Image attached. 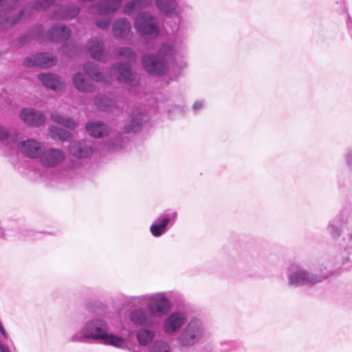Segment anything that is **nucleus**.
Here are the masks:
<instances>
[{
	"instance_id": "6",
	"label": "nucleus",
	"mask_w": 352,
	"mask_h": 352,
	"mask_svg": "<svg viewBox=\"0 0 352 352\" xmlns=\"http://www.w3.org/2000/svg\"><path fill=\"white\" fill-rule=\"evenodd\" d=\"M144 71L149 75L161 77L169 69L168 62L156 53H146L141 58Z\"/></svg>"
},
{
	"instance_id": "11",
	"label": "nucleus",
	"mask_w": 352,
	"mask_h": 352,
	"mask_svg": "<svg viewBox=\"0 0 352 352\" xmlns=\"http://www.w3.org/2000/svg\"><path fill=\"white\" fill-rule=\"evenodd\" d=\"M56 63V58L50 52H39L23 59V65L26 67H48Z\"/></svg>"
},
{
	"instance_id": "51",
	"label": "nucleus",
	"mask_w": 352,
	"mask_h": 352,
	"mask_svg": "<svg viewBox=\"0 0 352 352\" xmlns=\"http://www.w3.org/2000/svg\"><path fill=\"white\" fill-rule=\"evenodd\" d=\"M149 296H150V295H148V294L138 296L137 304L138 305H143V304H144V302L146 301L148 302Z\"/></svg>"
},
{
	"instance_id": "46",
	"label": "nucleus",
	"mask_w": 352,
	"mask_h": 352,
	"mask_svg": "<svg viewBox=\"0 0 352 352\" xmlns=\"http://www.w3.org/2000/svg\"><path fill=\"white\" fill-rule=\"evenodd\" d=\"M185 110H186V106L184 104H173L170 105L169 108L168 109V113L177 112V113H183L185 112Z\"/></svg>"
},
{
	"instance_id": "50",
	"label": "nucleus",
	"mask_w": 352,
	"mask_h": 352,
	"mask_svg": "<svg viewBox=\"0 0 352 352\" xmlns=\"http://www.w3.org/2000/svg\"><path fill=\"white\" fill-rule=\"evenodd\" d=\"M69 10L71 12V13L67 16L68 17L73 18L79 14V9L75 6L68 8L67 11Z\"/></svg>"
},
{
	"instance_id": "1",
	"label": "nucleus",
	"mask_w": 352,
	"mask_h": 352,
	"mask_svg": "<svg viewBox=\"0 0 352 352\" xmlns=\"http://www.w3.org/2000/svg\"><path fill=\"white\" fill-rule=\"evenodd\" d=\"M102 341L104 344L122 348L125 340L120 336L109 332L107 320L100 317L87 320L80 331L70 338L71 342H86L87 340Z\"/></svg>"
},
{
	"instance_id": "25",
	"label": "nucleus",
	"mask_w": 352,
	"mask_h": 352,
	"mask_svg": "<svg viewBox=\"0 0 352 352\" xmlns=\"http://www.w3.org/2000/svg\"><path fill=\"white\" fill-rule=\"evenodd\" d=\"M73 85L74 87L81 92H91L94 90V86L85 78L82 73H76L72 77Z\"/></svg>"
},
{
	"instance_id": "18",
	"label": "nucleus",
	"mask_w": 352,
	"mask_h": 352,
	"mask_svg": "<svg viewBox=\"0 0 352 352\" xmlns=\"http://www.w3.org/2000/svg\"><path fill=\"white\" fill-rule=\"evenodd\" d=\"M155 5L159 12L166 17H173L178 14L177 0H155Z\"/></svg>"
},
{
	"instance_id": "40",
	"label": "nucleus",
	"mask_w": 352,
	"mask_h": 352,
	"mask_svg": "<svg viewBox=\"0 0 352 352\" xmlns=\"http://www.w3.org/2000/svg\"><path fill=\"white\" fill-rule=\"evenodd\" d=\"M175 50L170 45L162 43L156 54L168 60V58H171L175 55Z\"/></svg>"
},
{
	"instance_id": "10",
	"label": "nucleus",
	"mask_w": 352,
	"mask_h": 352,
	"mask_svg": "<svg viewBox=\"0 0 352 352\" xmlns=\"http://www.w3.org/2000/svg\"><path fill=\"white\" fill-rule=\"evenodd\" d=\"M129 319L135 327H151L156 323V318L148 309L141 307L131 310Z\"/></svg>"
},
{
	"instance_id": "53",
	"label": "nucleus",
	"mask_w": 352,
	"mask_h": 352,
	"mask_svg": "<svg viewBox=\"0 0 352 352\" xmlns=\"http://www.w3.org/2000/svg\"><path fill=\"white\" fill-rule=\"evenodd\" d=\"M336 5L338 6L337 10L340 13H342L346 11L345 3L342 0L340 2L337 1Z\"/></svg>"
},
{
	"instance_id": "9",
	"label": "nucleus",
	"mask_w": 352,
	"mask_h": 352,
	"mask_svg": "<svg viewBox=\"0 0 352 352\" xmlns=\"http://www.w3.org/2000/svg\"><path fill=\"white\" fill-rule=\"evenodd\" d=\"M186 320L187 316L184 312L175 311L164 319L163 330L168 336H175L182 330Z\"/></svg>"
},
{
	"instance_id": "5",
	"label": "nucleus",
	"mask_w": 352,
	"mask_h": 352,
	"mask_svg": "<svg viewBox=\"0 0 352 352\" xmlns=\"http://www.w3.org/2000/svg\"><path fill=\"white\" fill-rule=\"evenodd\" d=\"M177 212L168 208L160 213L151 225L149 231L153 236L160 237L165 234L176 223Z\"/></svg>"
},
{
	"instance_id": "56",
	"label": "nucleus",
	"mask_w": 352,
	"mask_h": 352,
	"mask_svg": "<svg viewBox=\"0 0 352 352\" xmlns=\"http://www.w3.org/2000/svg\"><path fill=\"white\" fill-rule=\"evenodd\" d=\"M0 352H10L8 349L0 343Z\"/></svg>"
},
{
	"instance_id": "57",
	"label": "nucleus",
	"mask_w": 352,
	"mask_h": 352,
	"mask_svg": "<svg viewBox=\"0 0 352 352\" xmlns=\"http://www.w3.org/2000/svg\"><path fill=\"white\" fill-rule=\"evenodd\" d=\"M182 66L184 67H186V63H182Z\"/></svg>"
},
{
	"instance_id": "55",
	"label": "nucleus",
	"mask_w": 352,
	"mask_h": 352,
	"mask_svg": "<svg viewBox=\"0 0 352 352\" xmlns=\"http://www.w3.org/2000/svg\"><path fill=\"white\" fill-rule=\"evenodd\" d=\"M6 0H0V13L4 11L6 6Z\"/></svg>"
},
{
	"instance_id": "35",
	"label": "nucleus",
	"mask_w": 352,
	"mask_h": 352,
	"mask_svg": "<svg viewBox=\"0 0 352 352\" xmlns=\"http://www.w3.org/2000/svg\"><path fill=\"white\" fill-rule=\"evenodd\" d=\"M34 9V7L31 6L30 5H25L23 6L20 9L16 14L12 16V24L16 25L23 19L30 17L32 15V10Z\"/></svg>"
},
{
	"instance_id": "26",
	"label": "nucleus",
	"mask_w": 352,
	"mask_h": 352,
	"mask_svg": "<svg viewBox=\"0 0 352 352\" xmlns=\"http://www.w3.org/2000/svg\"><path fill=\"white\" fill-rule=\"evenodd\" d=\"M120 0H102L97 5L98 12L107 14L116 12L120 6Z\"/></svg>"
},
{
	"instance_id": "28",
	"label": "nucleus",
	"mask_w": 352,
	"mask_h": 352,
	"mask_svg": "<svg viewBox=\"0 0 352 352\" xmlns=\"http://www.w3.org/2000/svg\"><path fill=\"white\" fill-rule=\"evenodd\" d=\"M155 331L148 329V327H142L136 333V338L140 345L146 346L155 337Z\"/></svg>"
},
{
	"instance_id": "59",
	"label": "nucleus",
	"mask_w": 352,
	"mask_h": 352,
	"mask_svg": "<svg viewBox=\"0 0 352 352\" xmlns=\"http://www.w3.org/2000/svg\"><path fill=\"white\" fill-rule=\"evenodd\" d=\"M120 1H122V0H120Z\"/></svg>"
},
{
	"instance_id": "43",
	"label": "nucleus",
	"mask_w": 352,
	"mask_h": 352,
	"mask_svg": "<svg viewBox=\"0 0 352 352\" xmlns=\"http://www.w3.org/2000/svg\"><path fill=\"white\" fill-rule=\"evenodd\" d=\"M33 41L29 32L27 31L24 34L19 36L16 40V47H21Z\"/></svg>"
},
{
	"instance_id": "49",
	"label": "nucleus",
	"mask_w": 352,
	"mask_h": 352,
	"mask_svg": "<svg viewBox=\"0 0 352 352\" xmlns=\"http://www.w3.org/2000/svg\"><path fill=\"white\" fill-rule=\"evenodd\" d=\"M75 47L74 46H64L62 48V52L67 56L71 57L72 56V53Z\"/></svg>"
},
{
	"instance_id": "44",
	"label": "nucleus",
	"mask_w": 352,
	"mask_h": 352,
	"mask_svg": "<svg viewBox=\"0 0 352 352\" xmlns=\"http://www.w3.org/2000/svg\"><path fill=\"white\" fill-rule=\"evenodd\" d=\"M95 24L102 30H107L110 26L111 20L107 18H98L95 21Z\"/></svg>"
},
{
	"instance_id": "47",
	"label": "nucleus",
	"mask_w": 352,
	"mask_h": 352,
	"mask_svg": "<svg viewBox=\"0 0 352 352\" xmlns=\"http://www.w3.org/2000/svg\"><path fill=\"white\" fill-rule=\"evenodd\" d=\"M220 345L219 350L221 352H230L234 348V344L232 341L222 342Z\"/></svg>"
},
{
	"instance_id": "34",
	"label": "nucleus",
	"mask_w": 352,
	"mask_h": 352,
	"mask_svg": "<svg viewBox=\"0 0 352 352\" xmlns=\"http://www.w3.org/2000/svg\"><path fill=\"white\" fill-rule=\"evenodd\" d=\"M18 140V133L14 129H7L0 125V142L14 143Z\"/></svg>"
},
{
	"instance_id": "3",
	"label": "nucleus",
	"mask_w": 352,
	"mask_h": 352,
	"mask_svg": "<svg viewBox=\"0 0 352 352\" xmlns=\"http://www.w3.org/2000/svg\"><path fill=\"white\" fill-rule=\"evenodd\" d=\"M205 332L203 322L197 318H192L179 331L176 341L182 347H192L202 340Z\"/></svg>"
},
{
	"instance_id": "42",
	"label": "nucleus",
	"mask_w": 352,
	"mask_h": 352,
	"mask_svg": "<svg viewBox=\"0 0 352 352\" xmlns=\"http://www.w3.org/2000/svg\"><path fill=\"white\" fill-rule=\"evenodd\" d=\"M207 101L205 99H199L195 101L192 105V111L194 113H199L201 111L206 108Z\"/></svg>"
},
{
	"instance_id": "19",
	"label": "nucleus",
	"mask_w": 352,
	"mask_h": 352,
	"mask_svg": "<svg viewBox=\"0 0 352 352\" xmlns=\"http://www.w3.org/2000/svg\"><path fill=\"white\" fill-rule=\"evenodd\" d=\"M87 133L96 138H102L109 133V128L103 122H88L85 125Z\"/></svg>"
},
{
	"instance_id": "30",
	"label": "nucleus",
	"mask_w": 352,
	"mask_h": 352,
	"mask_svg": "<svg viewBox=\"0 0 352 352\" xmlns=\"http://www.w3.org/2000/svg\"><path fill=\"white\" fill-rule=\"evenodd\" d=\"M49 132L54 140L66 142L72 138V133L70 132L56 126H50Z\"/></svg>"
},
{
	"instance_id": "14",
	"label": "nucleus",
	"mask_w": 352,
	"mask_h": 352,
	"mask_svg": "<svg viewBox=\"0 0 352 352\" xmlns=\"http://www.w3.org/2000/svg\"><path fill=\"white\" fill-rule=\"evenodd\" d=\"M20 118L28 126L39 127L45 123L46 118L40 111L33 108H23L20 111Z\"/></svg>"
},
{
	"instance_id": "22",
	"label": "nucleus",
	"mask_w": 352,
	"mask_h": 352,
	"mask_svg": "<svg viewBox=\"0 0 352 352\" xmlns=\"http://www.w3.org/2000/svg\"><path fill=\"white\" fill-rule=\"evenodd\" d=\"M241 270L249 277L257 275L258 272V261L252 255L243 256L241 258Z\"/></svg>"
},
{
	"instance_id": "38",
	"label": "nucleus",
	"mask_w": 352,
	"mask_h": 352,
	"mask_svg": "<svg viewBox=\"0 0 352 352\" xmlns=\"http://www.w3.org/2000/svg\"><path fill=\"white\" fill-rule=\"evenodd\" d=\"M118 56H122L129 65L136 61L137 54L135 52L129 47H122L118 50Z\"/></svg>"
},
{
	"instance_id": "41",
	"label": "nucleus",
	"mask_w": 352,
	"mask_h": 352,
	"mask_svg": "<svg viewBox=\"0 0 352 352\" xmlns=\"http://www.w3.org/2000/svg\"><path fill=\"white\" fill-rule=\"evenodd\" d=\"M149 352H171L169 344L162 340H155L149 347Z\"/></svg>"
},
{
	"instance_id": "27",
	"label": "nucleus",
	"mask_w": 352,
	"mask_h": 352,
	"mask_svg": "<svg viewBox=\"0 0 352 352\" xmlns=\"http://www.w3.org/2000/svg\"><path fill=\"white\" fill-rule=\"evenodd\" d=\"M50 117L53 122L64 126L70 130H74L78 126L77 122L72 118L64 117L56 111L52 112Z\"/></svg>"
},
{
	"instance_id": "21",
	"label": "nucleus",
	"mask_w": 352,
	"mask_h": 352,
	"mask_svg": "<svg viewBox=\"0 0 352 352\" xmlns=\"http://www.w3.org/2000/svg\"><path fill=\"white\" fill-rule=\"evenodd\" d=\"M131 30V23L126 18L116 19L112 25V34L116 38H126Z\"/></svg>"
},
{
	"instance_id": "17",
	"label": "nucleus",
	"mask_w": 352,
	"mask_h": 352,
	"mask_svg": "<svg viewBox=\"0 0 352 352\" xmlns=\"http://www.w3.org/2000/svg\"><path fill=\"white\" fill-rule=\"evenodd\" d=\"M18 148L27 157L35 159L39 157L42 146L38 141L34 139H27L18 143Z\"/></svg>"
},
{
	"instance_id": "4",
	"label": "nucleus",
	"mask_w": 352,
	"mask_h": 352,
	"mask_svg": "<svg viewBox=\"0 0 352 352\" xmlns=\"http://www.w3.org/2000/svg\"><path fill=\"white\" fill-rule=\"evenodd\" d=\"M134 28L144 38L154 39L160 35L157 19L148 11L141 12L135 16Z\"/></svg>"
},
{
	"instance_id": "20",
	"label": "nucleus",
	"mask_w": 352,
	"mask_h": 352,
	"mask_svg": "<svg viewBox=\"0 0 352 352\" xmlns=\"http://www.w3.org/2000/svg\"><path fill=\"white\" fill-rule=\"evenodd\" d=\"M38 79L45 87L53 91H58L63 87V83L59 76L54 74L41 73L38 75Z\"/></svg>"
},
{
	"instance_id": "54",
	"label": "nucleus",
	"mask_w": 352,
	"mask_h": 352,
	"mask_svg": "<svg viewBox=\"0 0 352 352\" xmlns=\"http://www.w3.org/2000/svg\"><path fill=\"white\" fill-rule=\"evenodd\" d=\"M346 23H347V28H348L349 31L350 32V34H351V36L352 37V19H351V16L349 14L347 16Z\"/></svg>"
},
{
	"instance_id": "13",
	"label": "nucleus",
	"mask_w": 352,
	"mask_h": 352,
	"mask_svg": "<svg viewBox=\"0 0 352 352\" xmlns=\"http://www.w3.org/2000/svg\"><path fill=\"white\" fill-rule=\"evenodd\" d=\"M112 68L116 72V78L119 82L127 83L130 86L136 87L138 81L136 75L133 72L130 65L124 62L114 63Z\"/></svg>"
},
{
	"instance_id": "15",
	"label": "nucleus",
	"mask_w": 352,
	"mask_h": 352,
	"mask_svg": "<svg viewBox=\"0 0 352 352\" xmlns=\"http://www.w3.org/2000/svg\"><path fill=\"white\" fill-rule=\"evenodd\" d=\"M72 35L70 29L64 24L55 23L46 32V40L56 43L67 41Z\"/></svg>"
},
{
	"instance_id": "7",
	"label": "nucleus",
	"mask_w": 352,
	"mask_h": 352,
	"mask_svg": "<svg viewBox=\"0 0 352 352\" xmlns=\"http://www.w3.org/2000/svg\"><path fill=\"white\" fill-rule=\"evenodd\" d=\"M148 311L155 318L167 315L171 309V304L165 293L157 292L150 295L147 302Z\"/></svg>"
},
{
	"instance_id": "45",
	"label": "nucleus",
	"mask_w": 352,
	"mask_h": 352,
	"mask_svg": "<svg viewBox=\"0 0 352 352\" xmlns=\"http://www.w3.org/2000/svg\"><path fill=\"white\" fill-rule=\"evenodd\" d=\"M54 3V0H37L33 7H34V9H37V6H38L42 10H46Z\"/></svg>"
},
{
	"instance_id": "16",
	"label": "nucleus",
	"mask_w": 352,
	"mask_h": 352,
	"mask_svg": "<svg viewBox=\"0 0 352 352\" xmlns=\"http://www.w3.org/2000/svg\"><path fill=\"white\" fill-rule=\"evenodd\" d=\"M68 150L72 156L78 159L89 157L94 152L92 144L85 140L72 142Z\"/></svg>"
},
{
	"instance_id": "58",
	"label": "nucleus",
	"mask_w": 352,
	"mask_h": 352,
	"mask_svg": "<svg viewBox=\"0 0 352 352\" xmlns=\"http://www.w3.org/2000/svg\"><path fill=\"white\" fill-rule=\"evenodd\" d=\"M204 352H213L212 350H207L206 351H204Z\"/></svg>"
},
{
	"instance_id": "37",
	"label": "nucleus",
	"mask_w": 352,
	"mask_h": 352,
	"mask_svg": "<svg viewBox=\"0 0 352 352\" xmlns=\"http://www.w3.org/2000/svg\"><path fill=\"white\" fill-rule=\"evenodd\" d=\"M107 144L110 151H118L124 147L125 143L122 135L119 133L115 138L109 139Z\"/></svg>"
},
{
	"instance_id": "36",
	"label": "nucleus",
	"mask_w": 352,
	"mask_h": 352,
	"mask_svg": "<svg viewBox=\"0 0 352 352\" xmlns=\"http://www.w3.org/2000/svg\"><path fill=\"white\" fill-rule=\"evenodd\" d=\"M166 30L168 34H175L179 29L180 18L179 14L173 17H166Z\"/></svg>"
},
{
	"instance_id": "52",
	"label": "nucleus",
	"mask_w": 352,
	"mask_h": 352,
	"mask_svg": "<svg viewBox=\"0 0 352 352\" xmlns=\"http://www.w3.org/2000/svg\"><path fill=\"white\" fill-rule=\"evenodd\" d=\"M126 301L130 304H133L134 305H138L137 301H138V296H126Z\"/></svg>"
},
{
	"instance_id": "31",
	"label": "nucleus",
	"mask_w": 352,
	"mask_h": 352,
	"mask_svg": "<svg viewBox=\"0 0 352 352\" xmlns=\"http://www.w3.org/2000/svg\"><path fill=\"white\" fill-rule=\"evenodd\" d=\"M33 40L43 43L46 40V33L42 24H35L31 26L28 30Z\"/></svg>"
},
{
	"instance_id": "32",
	"label": "nucleus",
	"mask_w": 352,
	"mask_h": 352,
	"mask_svg": "<svg viewBox=\"0 0 352 352\" xmlns=\"http://www.w3.org/2000/svg\"><path fill=\"white\" fill-rule=\"evenodd\" d=\"M94 104L100 111H108L115 105L113 100L104 95L96 96Z\"/></svg>"
},
{
	"instance_id": "39",
	"label": "nucleus",
	"mask_w": 352,
	"mask_h": 352,
	"mask_svg": "<svg viewBox=\"0 0 352 352\" xmlns=\"http://www.w3.org/2000/svg\"><path fill=\"white\" fill-rule=\"evenodd\" d=\"M12 24V16L8 12L3 11L0 13V31H5L14 26Z\"/></svg>"
},
{
	"instance_id": "48",
	"label": "nucleus",
	"mask_w": 352,
	"mask_h": 352,
	"mask_svg": "<svg viewBox=\"0 0 352 352\" xmlns=\"http://www.w3.org/2000/svg\"><path fill=\"white\" fill-rule=\"evenodd\" d=\"M345 162L348 168L352 172V147L348 149L345 155Z\"/></svg>"
},
{
	"instance_id": "12",
	"label": "nucleus",
	"mask_w": 352,
	"mask_h": 352,
	"mask_svg": "<svg viewBox=\"0 0 352 352\" xmlns=\"http://www.w3.org/2000/svg\"><path fill=\"white\" fill-rule=\"evenodd\" d=\"M41 164L46 168H52L60 164L65 158L64 152L56 148L41 150L39 155Z\"/></svg>"
},
{
	"instance_id": "29",
	"label": "nucleus",
	"mask_w": 352,
	"mask_h": 352,
	"mask_svg": "<svg viewBox=\"0 0 352 352\" xmlns=\"http://www.w3.org/2000/svg\"><path fill=\"white\" fill-rule=\"evenodd\" d=\"M152 2L153 0H131L124 5V11L129 14L133 10H142L149 6Z\"/></svg>"
},
{
	"instance_id": "8",
	"label": "nucleus",
	"mask_w": 352,
	"mask_h": 352,
	"mask_svg": "<svg viewBox=\"0 0 352 352\" xmlns=\"http://www.w3.org/2000/svg\"><path fill=\"white\" fill-rule=\"evenodd\" d=\"M146 113L141 109L139 108L133 109L121 127L123 133H136L140 131L144 122H146Z\"/></svg>"
},
{
	"instance_id": "24",
	"label": "nucleus",
	"mask_w": 352,
	"mask_h": 352,
	"mask_svg": "<svg viewBox=\"0 0 352 352\" xmlns=\"http://www.w3.org/2000/svg\"><path fill=\"white\" fill-rule=\"evenodd\" d=\"M85 73L95 82H102L104 76L99 65L92 62H87L83 65Z\"/></svg>"
},
{
	"instance_id": "33",
	"label": "nucleus",
	"mask_w": 352,
	"mask_h": 352,
	"mask_svg": "<svg viewBox=\"0 0 352 352\" xmlns=\"http://www.w3.org/2000/svg\"><path fill=\"white\" fill-rule=\"evenodd\" d=\"M327 230L331 237L337 239L342 234L343 225L339 219H334L329 221Z\"/></svg>"
},
{
	"instance_id": "2",
	"label": "nucleus",
	"mask_w": 352,
	"mask_h": 352,
	"mask_svg": "<svg viewBox=\"0 0 352 352\" xmlns=\"http://www.w3.org/2000/svg\"><path fill=\"white\" fill-rule=\"evenodd\" d=\"M287 271L288 284L294 287H311L322 283L327 278L320 273H316L296 263L291 264Z\"/></svg>"
},
{
	"instance_id": "23",
	"label": "nucleus",
	"mask_w": 352,
	"mask_h": 352,
	"mask_svg": "<svg viewBox=\"0 0 352 352\" xmlns=\"http://www.w3.org/2000/svg\"><path fill=\"white\" fill-rule=\"evenodd\" d=\"M91 57L98 61L106 63L108 56L104 50V43L100 40H95L88 47Z\"/></svg>"
}]
</instances>
